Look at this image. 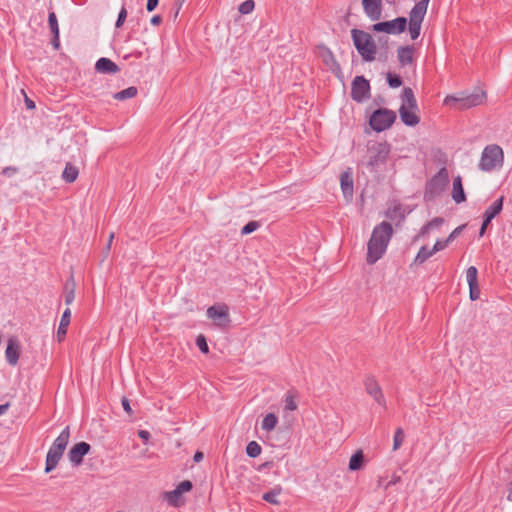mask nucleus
<instances>
[{"label":"nucleus","mask_w":512,"mask_h":512,"mask_svg":"<svg viewBox=\"0 0 512 512\" xmlns=\"http://www.w3.org/2000/svg\"><path fill=\"white\" fill-rule=\"evenodd\" d=\"M75 286L74 278L70 276L64 286V300L67 305H70L75 299Z\"/></svg>","instance_id":"a878e982"},{"label":"nucleus","mask_w":512,"mask_h":512,"mask_svg":"<svg viewBox=\"0 0 512 512\" xmlns=\"http://www.w3.org/2000/svg\"><path fill=\"white\" fill-rule=\"evenodd\" d=\"M278 418L274 413H268L262 420V429L265 431H272L275 429Z\"/></svg>","instance_id":"2f4dec72"},{"label":"nucleus","mask_w":512,"mask_h":512,"mask_svg":"<svg viewBox=\"0 0 512 512\" xmlns=\"http://www.w3.org/2000/svg\"><path fill=\"white\" fill-rule=\"evenodd\" d=\"M126 18H127V10H126L125 6H122V8L119 11L116 23H115V27L120 28L124 24Z\"/></svg>","instance_id":"79ce46f5"},{"label":"nucleus","mask_w":512,"mask_h":512,"mask_svg":"<svg viewBox=\"0 0 512 512\" xmlns=\"http://www.w3.org/2000/svg\"><path fill=\"white\" fill-rule=\"evenodd\" d=\"M48 25L52 34L59 33L58 20L54 12H50L48 15Z\"/></svg>","instance_id":"4c0bfd02"},{"label":"nucleus","mask_w":512,"mask_h":512,"mask_svg":"<svg viewBox=\"0 0 512 512\" xmlns=\"http://www.w3.org/2000/svg\"><path fill=\"white\" fill-rule=\"evenodd\" d=\"M255 8V2L253 0H246L239 5V12L241 14H249Z\"/></svg>","instance_id":"58836bf2"},{"label":"nucleus","mask_w":512,"mask_h":512,"mask_svg":"<svg viewBox=\"0 0 512 512\" xmlns=\"http://www.w3.org/2000/svg\"><path fill=\"white\" fill-rule=\"evenodd\" d=\"M138 436L143 440V442L146 444L150 439V433L147 430H139Z\"/></svg>","instance_id":"6e6d98bb"},{"label":"nucleus","mask_w":512,"mask_h":512,"mask_svg":"<svg viewBox=\"0 0 512 512\" xmlns=\"http://www.w3.org/2000/svg\"><path fill=\"white\" fill-rule=\"evenodd\" d=\"M363 10L371 21H377L382 15V0H362Z\"/></svg>","instance_id":"dca6fc26"},{"label":"nucleus","mask_w":512,"mask_h":512,"mask_svg":"<svg viewBox=\"0 0 512 512\" xmlns=\"http://www.w3.org/2000/svg\"><path fill=\"white\" fill-rule=\"evenodd\" d=\"M401 480L400 476H397V475H393L392 479L388 482L387 486L385 487L386 489L391 486V485H395L396 483H398L399 481Z\"/></svg>","instance_id":"e2e57ef3"},{"label":"nucleus","mask_w":512,"mask_h":512,"mask_svg":"<svg viewBox=\"0 0 512 512\" xmlns=\"http://www.w3.org/2000/svg\"><path fill=\"white\" fill-rule=\"evenodd\" d=\"M137 92H138L137 88L134 87V86H131V87H128V88H126L124 90L116 92L113 95V98L116 99V100L123 101V100L135 97L137 95Z\"/></svg>","instance_id":"c756f323"},{"label":"nucleus","mask_w":512,"mask_h":512,"mask_svg":"<svg viewBox=\"0 0 512 512\" xmlns=\"http://www.w3.org/2000/svg\"><path fill=\"white\" fill-rule=\"evenodd\" d=\"M402 104L399 108V116L401 121L410 127H414L419 124L420 117L417 112L419 111L414 92L411 88L405 87L402 92Z\"/></svg>","instance_id":"f03ea898"},{"label":"nucleus","mask_w":512,"mask_h":512,"mask_svg":"<svg viewBox=\"0 0 512 512\" xmlns=\"http://www.w3.org/2000/svg\"><path fill=\"white\" fill-rule=\"evenodd\" d=\"M364 454L362 450H357L350 458L349 469L351 471L360 470L363 466Z\"/></svg>","instance_id":"c85d7f7f"},{"label":"nucleus","mask_w":512,"mask_h":512,"mask_svg":"<svg viewBox=\"0 0 512 512\" xmlns=\"http://www.w3.org/2000/svg\"><path fill=\"white\" fill-rule=\"evenodd\" d=\"M434 255V252H432V249H428L426 246H422L416 257L413 260L412 264H423L427 259H429L431 256Z\"/></svg>","instance_id":"7c9ffc66"},{"label":"nucleus","mask_w":512,"mask_h":512,"mask_svg":"<svg viewBox=\"0 0 512 512\" xmlns=\"http://www.w3.org/2000/svg\"><path fill=\"white\" fill-rule=\"evenodd\" d=\"M452 198L457 204L462 203L466 200V196L462 186V179L460 176L455 177L453 180Z\"/></svg>","instance_id":"5701e85b"},{"label":"nucleus","mask_w":512,"mask_h":512,"mask_svg":"<svg viewBox=\"0 0 512 512\" xmlns=\"http://www.w3.org/2000/svg\"><path fill=\"white\" fill-rule=\"evenodd\" d=\"M281 491H282L281 487H275L274 489L264 493L262 498H263V500H265L266 502H268L270 504L277 505V504H279L277 497L279 496Z\"/></svg>","instance_id":"473e14b6"},{"label":"nucleus","mask_w":512,"mask_h":512,"mask_svg":"<svg viewBox=\"0 0 512 512\" xmlns=\"http://www.w3.org/2000/svg\"><path fill=\"white\" fill-rule=\"evenodd\" d=\"M260 227L259 222L257 221H250L248 222L241 230L242 235L250 234L254 231H256Z\"/></svg>","instance_id":"ea45409f"},{"label":"nucleus","mask_w":512,"mask_h":512,"mask_svg":"<svg viewBox=\"0 0 512 512\" xmlns=\"http://www.w3.org/2000/svg\"><path fill=\"white\" fill-rule=\"evenodd\" d=\"M504 154L500 146L492 144L484 148L481 159L479 162V168L482 171H492L497 167H501L503 164Z\"/></svg>","instance_id":"423d86ee"},{"label":"nucleus","mask_w":512,"mask_h":512,"mask_svg":"<svg viewBox=\"0 0 512 512\" xmlns=\"http://www.w3.org/2000/svg\"><path fill=\"white\" fill-rule=\"evenodd\" d=\"M502 208H503V197H500L499 199L495 200L485 210L483 217L492 221L502 211Z\"/></svg>","instance_id":"393cba45"},{"label":"nucleus","mask_w":512,"mask_h":512,"mask_svg":"<svg viewBox=\"0 0 512 512\" xmlns=\"http://www.w3.org/2000/svg\"><path fill=\"white\" fill-rule=\"evenodd\" d=\"M207 316L215 325L225 327L229 322L228 307L226 305H214L207 309Z\"/></svg>","instance_id":"f8f14e48"},{"label":"nucleus","mask_w":512,"mask_h":512,"mask_svg":"<svg viewBox=\"0 0 512 512\" xmlns=\"http://www.w3.org/2000/svg\"><path fill=\"white\" fill-rule=\"evenodd\" d=\"M203 457H204L203 453L200 451H197L194 454L193 460H194V462L198 463V462L202 461Z\"/></svg>","instance_id":"0e129e2a"},{"label":"nucleus","mask_w":512,"mask_h":512,"mask_svg":"<svg viewBox=\"0 0 512 512\" xmlns=\"http://www.w3.org/2000/svg\"><path fill=\"white\" fill-rule=\"evenodd\" d=\"M393 235V228L389 222L383 221L376 225L367 244L366 261L372 265L385 254Z\"/></svg>","instance_id":"f257e3e1"},{"label":"nucleus","mask_w":512,"mask_h":512,"mask_svg":"<svg viewBox=\"0 0 512 512\" xmlns=\"http://www.w3.org/2000/svg\"><path fill=\"white\" fill-rule=\"evenodd\" d=\"M9 408V403L0 405V416L5 414Z\"/></svg>","instance_id":"69168bd1"},{"label":"nucleus","mask_w":512,"mask_h":512,"mask_svg":"<svg viewBox=\"0 0 512 512\" xmlns=\"http://www.w3.org/2000/svg\"><path fill=\"white\" fill-rule=\"evenodd\" d=\"M25 105H26V108L27 109H34L35 108V103L34 101H32L30 98H28L26 95H25Z\"/></svg>","instance_id":"052dcab7"},{"label":"nucleus","mask_w":512,"mask_h":512,"mask_svg":"<svg viewBox=\"0 0 512 512\" xmlns=\"http://www.w3.org/2000/svg\"><path fill=\"white\" fill-rule=\"evenodd\" d=\"M52 35H53V38H52L51 44L53 45L54 49L57 50L60 47L59 33L52 34Z\"/></svg>","instance_id":"13d9d810"},{"label":"nucleus","mask_w":512,"mask_h":512,"mask_svg":"<svg viewBox=\"0 0 512 512\" xmlns=\"http://www.w3.org/2000/svg\"><path fill=\"white\" fill-rule=\"evenodd\" d=\"M390 152V146L386 142L375 143L369 148V160L367 165L376 168L384 164Z\"/></svg>","instance_id":"1a4fd4ad"},{"label":"nucleus","mask_w":512,"mask_h":512,"mask_svg":"<svg viewBox=\"0 0 512 512\" xmlns=\"http://www.w3.org/2000/svg\"><path fill=\"white\" fill-rule=\"evenodd\" d=\"M396 120V113L387 108H379L370 116V126L376 132L390 128Z\"/></svg>","instance_id":"0eeeda50"},{"label":"nucleus","mask_w":512,"mask_h":512,"mask_svg":"<svg viewBox=\"0 0 512 512\" xmlns=\"http://www.w3.org/2000/svg\"><path fill=\"white\" fill-rule=\"evenodd\" d=\"M297 409V404L292 395H287L285 398V410L294 411Z\"/></svg>","instance_id":"c03bdc74"},{"label":"nucleus","mask_w":512,"mask_h":512,"mask_svg":"<svg viewBox=\"0 0 512 512\" xmlns=\"http://www.w3.org/2000/svg\"><path fill=\"white\" fill-rule=\"evenodd\" d=\"M429 0H420L409 12V24L422 25L427 13Z\"/></svg>","instance_id":"2eb2a0df"},{"label":"nucleus","mask_w":512,"mask_h":512,"mask_svg":"<svg viewBox=\"0 0 512 512\" xmlns=\"http://www.w3.org/2000/svg\"><path fill=\"white\" fill-rule=\"evenodd\" d=\"M340 186L343 192L344 198L351 199L353 196V177L352 173L345 171L340 176Z\"/></svg>","instance_id":"aec40b11"},{"label":"nucleus","mask_w":512,"mask_h":512,"mask_svg":"<svg viewBox=\"0 0 512 512\" xmlns=\"http://www.w3.org/2000/svg\"><path fill=\"white\" fill-rule=\"evenodd\" d=\"M444 223V219L441 217H435L431 221L428 222L431 229L438 228Z\"/></svg>","instance_id":"09e8293b"},{"label":"nucleus","mask_w":512,"mask_h":512,"mask_svg":"<svg viewBox=\"0 0 512 512\" xmlns=\"http://www.w3.org/2000/svg\"><path fill=\"white\" fill-rule=\"evenodd\" d=\"M449 182V175L446 167H442L426 184L425 198L433 199L439 196Z\"/></svg>","instance_id":"6e6552de"},{"label":"nucleus","mask_w":512,"mask_h":512,"mask_svg":"<svg viewBox=\"0 0 512 512\" xmlns=\"http://www.w3.org/2000/svg\"><path fill=\"white\" fill-rule=\"evenodd\" d=\"M407 19L405 17H397L390 21L378 22L372 26L375 32H384L387 34H400L406 30Z\"/></svg>","instance_id":"9d476101"},{"label":"nucleus","mask_w":512,"mask_h":512,"mask_svg":"<svg viewBox=\"0 0 512 512\" xmlns=\"http://www.w3.org/2000/svg\"><path fill=\"white\" fill-rule=\"evenodd\" d=\"M477 275H478V271H477V268L475 266H470L466 270V279H467V282H468L469 286H472L473 284L478 283Z\"/></svg>","instance_id":"e433bc0d"},{"label":"nucleus","mask_w":512,"mask_h":512,"mask_svg":"<svg viewBox=\"0 0 512 512\" xmlns=\"http://www.w3.org/2000/svg\"><path fill=\"white\" fill-rule=\"evenodd\" d=\"M465 226L464 225H461V226H458L457 228H455L451 233L450 235L447 237V241L450 243L451 241H453L462 231V229L464 228Z\"/></svg>","instance_id":"8fccbe9b"},{"label":"nucleus","mask_w":512,"mask_h":512,"mask_svg":"<svg viewBox=\"0 0 512 512\" xmlns=\"http://www.w3.org/2000/svg\"><path fill=\"white\" fill-rule=\"evenodd\" d=\"M159 0H147L146 9L148 12H152L156 9Z\"/></svg>","instance_id":"864d4df0"},{"label":"nucleus","mask_w":512,"mask_h":512,"mask_svg":"<svg viewBox=\"0 0 512 512\" xmlns=\"http://www.w3.org/2000/svg\"><path fill=\"white\" fill-rule=\"evenodd\" d=\"M113 239H114V233L112 232V233H110L108 242L104 248V257H106L109 254Z\"/></svg>","instance_id":"5fc2aeb1"},{"label":"nucleus","mask_w":512,"mask_h":512,"mask_svg":"<svg viewBox=\"0 0 512 512\" xmlns=\"http://www.w3.org/2000/svg\"><path fill=\"white\" fill-rule=\"evenodd\" d=\"M164 499L173 507H180L183 504V494L177 488L165 492Z\"/></svg>","instance_id":"b1692460"},{"label":"nucleus","mask_w":512,"mask_h":512,"mask_svg":"<svg viewBox=\"0 0 512 512\" xmlns=\"http://www.w3.org/2000/svg\"><path fill=\"white\" fill-rule=\"evenodd\" d=\"M386 79L390 88H398L402 85V79L397 74L388 72L386 75Z\"/></svg>","instance_id":"c9c22d12"},{"label":"nucleus","mask_w":512,"mask_h":512,"mask_svg":"<svg viewBox=\"0 0 512 512\" xmlns=\"http://www.w3.org/2000/svg\"><path fill=\"white\" fill-rule=\"evenodd\" d=\"M262 448L256 441H251L246 446V453L251 458H256L261 454Z\"/></svg>","instance_id":"72a5a7b5"},{"label":"nucleus","mask_w":512,"mask_h":512,"mask_svg":"<svg viewBox=\"0 0 512 512\" xmlns=\"http://www.w3.org/2000/svg\"><path fill=\"white\" fill-rule=\"evenodd\" d=\"M404 438H405V434H404V431L402 428H397L396 431H395V434H394V439H393V450L396 451L398 450L403 441H404Z\"/></svg>","instance_id":"f704fd0d"},{"label":"nucleus","mask_w":512,"mask_h":512,"mask_svg":"<svg viewBox=\"0 0 512 512\" xmlns=\"http://www.w3.org/2000/svg\"><path fill=\"white\" fill-rule=\"evenodd\" d=\"M351 36L353 44L362 59L366 62L374 61L377 53V47L372 36L369 33L356 28L351 30Z\"/></svg>","instance_id":"20e7f679"},{"label":"nucleus","mask_w":512,"mask_h":512,"mask_svg":"<svg viewBox=\"0 0 512 512\" xmlns=\"http://www.w3.org/2000/svg\"><path fill=\"white\" fill-rule=\"evenodd\" d=\"M5 356L7 362L15 366L18 363L19 356H20V345L19 341L15 337H11L8 340L7 348L5 351Z\"/></svg>","instance_id":"f3484780"},{"label":"nucleus","mask_w":512,"mask_h":512,"mask_svg":"<svg viewBox=\"0 0 512 512\" xmlns=\"http://www.w3.org/2000/svg\"><path fill=\"white\" fill-rule=\"evenodd\" d=\"M448 244L449 242L447 241V239L437 240L432 248V252H434L435 254L438 251L444 250L448 246Z\"/></svg>","instance_id":"de8ad7c7"},{"label":"nucleus","mask_w":512,"mask_h":512,"mask_svg":"<svg viewBox=\"0 0 512 512\" xmlns=\"http://www.w3.org/2000/svg\"><path fill=\"white\" fill-rule=\"evenodd\" d=\"M70 439V428L69 426H66L59 436L54 440L53 444L48 450V453L46 455V462H45V473H50L53 471L60 459L63 456V453L69 443Z\"/></svg>","instance_id":"7ed1b4c3"},{"label":"nucleus","mask_w":512,"mask_h":512,"mask_svg":"<svg viewBox=\"0 0 512 512\" xmlns=\"http://www.w3.org/2000/svg\"><path fill=\"white\" fill-rule=\"evenodd\" d=\"M95 70L102 74H116L120 71V68L111 59L102 57L96 61Z\"/></svg>","instance_id":"a211bd4d"},{"label":"nucleus","mask_w":512,"mask_h":512,"mask_svg":"<svg viewBox=\"0 0 512 512\" xmlns=\"http://www.w3.org/2000/svg\"><path fill=\"white\" fill-rule=\"evenodd\" d=\"M152 25H160L162 22V18L160 15H154L150 20Z\"/></svg>","instance_id":"680f3d73"},{"label":"nucleus","mask_w":512,"mask_h":512,"mask_svg":"<svg viewBox=\"0 0 512 512\" xmlns=\"http://www.w3.org/2000/svg\"><path fill=\"white\" fill-rule=\"evenodd\" d=\"M121 403H122V407H123L124 411L127 414L132 415V408L130 406L129 400L126 397H123Z\"/></svg>","instance_id":"603ef678"},{"label":"nucleus","mask_w":512,"mask_h":512,"mask_svg":"<svg viewBox=\"0 0 512 512\" xmlns=\"http://www.w3.org/2000/svg\"><path fill=\"white\" fill-rule=\"evenodd\" d=\"M490 223H491V220H489V219H487V218H485V217H484V219H483V223H482L481 228H480V231H479V235H480L481 237L485 234L486 229H487V227H488V225H489Z\"/></svg>","instance_id":"4d7b16f0"},{"label":"nucleus","mask_w":512,"mask_h":512,"mask_svg":"<svg viewBox=\"0 0 512 512\" xmlns=\"http://www.w3.org/2000/svg\"><path fill=\"white\" fill-rule=\"evenodd\" d=\"M351 97L356 102H363L370 97V84L364 76H356L351 83Z\"/></svg>","instance_id":"9b49d317"},{"label":"nucleus","mask_w":512,"mask_h":512,"mask_svg":"<svg viewBox=\"0 0 512 512\" xmlns=\"http://www.w3.org/2000/svg\"><path fill=\"white\" fill-rule=\"evenodd\" d=\"M185 2V0H176V11L174 13V19H176L178 17V14H179V11L183 5V3Z\"/></svg>","instance_id":"bf43d9fd"},{"label":"nucleus","mask_w":512,"mask_h":512,"mask_svg":"<svg viewBox=\"0 0 512 512\" xmlns=\"http://www.w3.org/2000/svg\"><path fill=\"white\" fill-rule=\"evenodd\" d=\"M196 345L202 353L207 354L209 352V347L206 338L203 335L197 336Z\"/></svg>","instance_id":"a19ab883"},{"label":"nucleus","mask_w":512,"mask_h":512,"mask_svg":"<svg viewBox=\"0 0 512 512\" xmlns=\"http://www.w3.org/2000/svg\"><path fill=\"white\" fill-rule=\"evenodd\" d=\"M486 100L484 91H475L473 93H459L457 95H448L444 99V103L453 106L459 110L469 109L481 105Z\"/></svg>","instance_id":"39448f33"},{"label":"nucleus","mask_w":512,"mask_h":512,"mask_svg":"<svg viewBox=\"0 0 512 512\" xmlns=\"http://www.w3.org/2000/svg\"><path fill=\"white\" fill-rule=\"evenodd\" d=\"M397 58L401 66L412 64L414 60V47L413 46H400L397 49Z\"/></svg>","instance_id":"412c9836"},{"label":"nucleus","mask_w":512,"mask_h":512,"mask_svg":"<svg viewBox=\"0 0 512 512\" xmlns=\"http://www.w3.org/2000/svg\"><path fill=\"white\" fill-rule=\"evenodd\" d=\"M470 299L475 301L480 297V289L478 283L469 286Z\"/></svg>","instance_id":"a18cd8bd"},{"label":"nucleus","mask_w":512,"mask_h":512,"mask_svg":"<svg viewBox=\"0 0 512 512\" xmlns=\"http://www.w3.org/2000/svg\"><path fill=\"white\" fill-rule=\"evenodd\" d=\"M429 230H431V227L429 226V224H425L422 228H421V234L422 235H425L429 232Z\"/></svg>","instance_id":"338daca9"},{"label":"nucleus","mask_w":512,"mask_h":512,"mask_svg":"<svg viewBox=\"0 0 512 512\" xmlns=\"http://www.w3.org/2000/svg\"><path fill=\"white\" fill-rule=\"evenodd\" d=\"M319 53H320V56L321 58L323 59V62L329 66V67H338V63L332 53V51L325 47V46H319Z\"/></svg>","instance_id":"cd10ccee"},{"label":"nucleus","mask_w":512,"mask_h":512,"mask_svg":"<svg viewBox=\"0 0 512 512\" xmlns=\"http://www.w3.org/2000/svg\"><path fill=\"white\" fill-rule=\"evenodd\" d=\"M385 216L392 221L400 223L405 219L406 209L402 204L394 202L388 207Z\"/></svg>","instance_id":"6ab92c4d"},{"label":"nucleus","mask_w":512,"mask_h":512,"mask_svg":"<svg viewBox=\"0 0 512 512\" xmlns=\"http://www.w3.org/2000/svg\"><path fill=\"white\" fill-rule=\"evenodd\" d=\"M408 29L411 39L416 40L420 35L421 25L409 24Z\"/></svg>","instance_id":"37998d69"},{"label":"nucleus","mask_w":512,"mask_h":512,"mask_svg":"<svg viewBox=\"0 0 512 512\" xmlns=\"http://www.w3.org/2000/svg\"><path fill=\"white\" fill-rule=\"evenodd\" d=\"M70 320H71V310L69 308H66L62 314L60 324H59L57 334H56L58 342H61L64 340L66 333H67V328L70 324Z\"/></svg>","instance_id":"4be33fe9"},{"label":"nucleus","mask_w":512,"mask_h":512,"mask_svg":"<svg viewBox=\"0 0 512 512\" xmlns=\"http://www.w3.org/2000/svg\"><path fill=\"white\" fill-rule=\"evenodd\" d=\"M91 446L87 442L76 443L68 452V459L73 466H79L83 462L85 455L89 453Z\"/></svg>","instance_id":"ddd939ff"},{"label":"nucleus","mask_w":512,"mask_h":512,"mask_svg":"<svg viewBox=\"0 0 512 512\" xmlns=\"http://www.w3.org/2000/svg\"><path fill=\"white\" fill-rule=\"evenodd\" d=\"M17 172H18V168H16V167H12V166L5 167V168L2 170V174H3L4 176H7V177H12V176H13V175H15Z\"/></svg>","instance_id":"3c124183"},{"label":"nucleus","mask_w":512,"mask_h":512,"mask_svg":"<svg viewBox=\"0 0 512 512\" xmlns=\"http://www.w3.org/2000/svg\"><path fill=\"white\" fill-rule=\"evenodd\" d=\"M366 392L382 407H386V400L376 379L372 376L366 377L364 381Z\"/></svg>","instance_id":"4468645a"},{"label":"nucleus","mask_w":512,"mask_h":512,"mask_svg":"<svg viewBox=\"0 0 512 512\" xmlns=\"http://www.w3.org/2000/svg\"><path fill=\"white\" fill-rule=\"evenodd\" d=\"M78 175V168L71 163H67L62 173V179L66 183H73L77 179Z\"/></svg>","instance_id":"bb28decb"},{"label":"nucleus","mask_w":512,"mask_h":512,"mask_svg":"<svg viewBox=\"0 0 512 512\" xmlns=\"http://www.w3.org/2000/svg\"><path fill=\"white\" fill-rule=\"evenodd\" d=\"M176 488L183 494L185 492H189L193 488V485L191 481L184 480L181 483H179Z\"/></svg>","instance_id":"49530a36"}]
</instances>
